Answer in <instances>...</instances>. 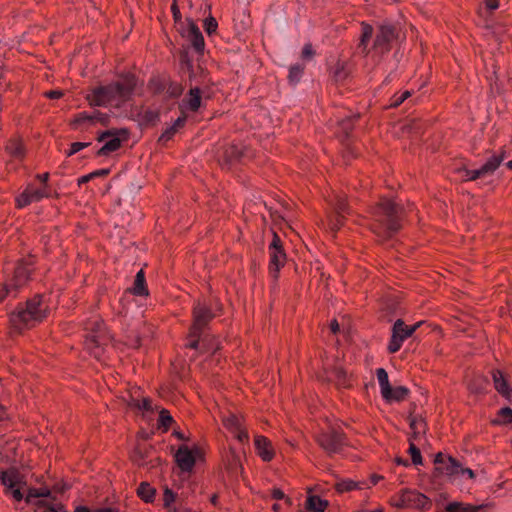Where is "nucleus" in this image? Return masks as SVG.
Wrapping results in <instances>:
<instances>
[{
	"instance_id": "aec40b11",
	"label": "nucleus",
	"mask_w": 512,
	"mask_h": 512,
	"mask_svg": "<svg viewBox=\"0 0 512 512\" xmlns=\"http://www.w3.org/2000/svg\"><path fill=\"white\" fill-rule=\"evenodd\" d=\"M181 64L182 68L189 75L190 87L198 86L201 82L198 80V75L203 73V69L201 67H194L193 63L187 56L184 54L181 56Z\"/></svg>"
},
{
	"instance_id": "bf43d9fd",
	"label": "nucleus",
	"mask_w": 512,
	"mask_h": 512,
	"mask_svg": "<svg viewBox=\"0 0 512 512\" xmlns=\"http://www.w3.org/2000/svg\"><path fill=\"white\" fill-rule=\"evenodd\" d=\"M485 7L488 10H496L499 8V1L498 0H484Z\"/></svg>"
},
{
	"instance_id": "393cba45",
	"label": "nucleus",
	"mask_w": 512,
	"mask_h": 512,
	"mask_svg": "<svg viewBox=\"0 0 512 512\" xmlns=\"http://www.w3.org/2000/svg\"><path fill=\"white\" fill-rule=\"evenodd\" d=\"M377 380L379 382L381 394L383 397H387L391 394V385L386 370L384 368H378L376 370Z\"/></svg>"
},
{
	"instance_id": "6e6552de",
	"label": "nucleus",
	"mask_w": 512,
	"mask_h": 512,
	"mask_svg": "<svg viewBox=\"0 0 512 512\" xmlns=\"http://www.w3.org/2000/svg\"><path fill=\"white\" fill-rule=\"evenodd\" d=\"M126 130L111 129L101 133L98 137L99 142H105L104 145L98 150L99 156H107L111 152L116 151L123 140L127 139Z\"/></svg>"
},
{
	"instance_id": "20e7f679",
	"label": "nucleus",
	"mask_w": 512,
	"mask_h": 512,
	"mask_svg": "<svg viewBox=\"0 0 512 512\" xmlns=\"http://www.w3.org/2000/svg\"><path fill=\"white\" fill-rule=\"evenodd\" d=\"M49 311L48 304L44 301L42 295H35L33 298L20 306L18 310L12 313L10 321L18 331L25 328H31L46 318Z\"/></svg>"
},
{
	"instance_id": "338daca9",
	"label": "nucleus",
	"mask_w": 512,
	"mask_h": 512,
	"mask_svg": "<svg viewBox=\"0 0 512 512\" xmlns=\"http://www.w3.org/2000/svg\"><path fill=\"white\" fill-rule=\"evenodd\" d=\"M37 178L43 183V184H46L48 179H49V174L48 173H44V174H39L37 175ZM45 188H47V185H45Z\"/></svg>"
},
{
	"instance_id": "09e8293b",
	"label": "nucleus",
	"mask_w": 512,
	"mask_h": 512,
	"mask_svg": "<svg viewBox=\"0 0 512 512\" xmlns=\"http://www.w3.org/2000/svg\"><path fill=\"white\" fill-rule=\"evenodd\" d=\"M174 501H175V494L170 489L167 488L164 492V506H165L167 512H169V508L174 507L172 505Z\"/></svg>"
},
{
	"instance_id": "dca6fc26",
	"label": "nucleus",
	"mask_w": 512,
	"mask_h": 512,
	"mask_svg": "<svg viewBox=\"0 0 512 512\" xmlns=\"http://www.w3.org/2000/svg\"><path fill=\"white\" fill-rule=\"evenodd\" d=\"M186 37L196 52H203L205 47L204 38L199 27L193 21L188 22Z\"/></svg>"
},
{
	"instance_id": "a211bd4d",
	"label": "nucleus",
	"mask_w": 512,
	"mask_h": 512,
	"mask_svg": "<svg viewBox=\"0 0 512 512\" xmlns=\"http://www.w3.org/2000/svg\"><path fill=\"white\" fill-rule=\"evenodd\" d=\"M255 448L258 455L263 461L269 462L274 457V450L271 442L264 436H256L254 440Z\"/></svg>"
},
{
	"instance_id": "a878e982",
	"label": "nucleus",
	"mask_w": 512,
	"mask_h": 512,
	"mask_svg": "<svg viewBox=\"0 0 512 512\" xmlns=\"http://www.w3.org/2000/svg\"><path fill=\"white\" fill-rule=\"evenodd\" d=\"M328 502L317 495H310L306 500V508L311 512H324Z\"/></svg>"
},
{
	"instance_id": "7ed1b4c3",
	"label": "nucleus",
	"mask_w": 512,
	"mask_h": 512,
	"mask_svg": "<svg viewBox=\"0 0 512 512\" xmlns=\"http://www.w3.org/2000/svg\"><path fill=\"white\" fill-rule=\"evenodd\" d=\"M372 38H374L372 48L374 55H384L390 51L392 43L396 39V29L393 25L382 24L374 30L372 26L363 23L358 50L364 55L370 53L368 45Z\"/></svg>"
},
{
	"instance_id": "9d476101",
	"label": "nucleus",
	"mask_w": 512,
	"mask_h": 512,
	"mask_svg": "<svg viewBox=\"0 0 512 512\" xmlns=\"http://www.w3.org/2000/svg\"><path fill=\"white\" fill-rule=\"evenodd\" d=\"M416 329V324L411 327L405 325V323L398 319L392 327V335L388 345L390 353H396L403 343V341L409 337Z\"/></svg>"
},
{
	"instance_id": "13d9d810",
	"label": "nucleus",
	"mask_w": 512,
	"mask_h": 512,
	"mask_svg": "<svg viewBox=\"0 0 512 512\" xmlns=\"http://www.w3.org/2000/svg\"><path fill=\"white\" fill-rule=\"evenodd\" d=\"M313 54H314V52H313L312 46L310 44L305 45L302 50V58L310 59L313 56Z\"/></svg>"
},
{
	"instance_id": "a18cd8bd",
	"label": "nucleus",
	"mask_w": 512,
	"mask_h": 512,
	"mask_svg": "<svg viewBox=\"0 0 512 512\" xmlns=\"http://www.w3.org/2000/svg\"><path fill=\"white\" fill-rule=\"evenodd\" d=\"M431 506V500L424 494L418 492V510L420 509L423 511H427L431 508Z\"/></svg>"
},
{
	"instance_id": "9b49d317",
	"label": "nucleus",
	"mask_w": 512,
	"mask_h": 512,
	"mask_svg": "<svg viewBox=\"0 0 512 512\" xmlns=\"http://www.w3.org/2000/svg\"><path fill=\"white\" fill-rule=\"evenodd\" d=\"M85 329L88 331L87 344L89 348H100L106 344L108 337L106 335L104 324L98 319L89 320Z\"/></svg>"
},
{
	"instance_id": "de8ad7c7",
	"label": "nucleus",
	"mask_w": 512,
	"mask_h": 512,
	"mask_svg": "<svg viewBox=\"0 0 512 512\" xmlns=\"http://www.w3.org/2000/svg\"><path fill=\"white\" fill-rule=\"evenodd\" d=\"M183 92V88L181 85L172 83L169 85L167 89V94L171 98H178Z\"/></svg>"
},
{
	"instance_id": "37998d69",
	"label": "nucleus",
	"mask_w": 512,
	"mask_h": 512,
	"mask_svg": "<svg viewBox=\"0 0 512 512\" xmlns=\"http://www.w3.org/2000/svg\"><path fill=\"white\" fill-rule=\"evenodd\" d=\"M17 206L19 208H23L30 203H32L30 194H29V188H26L17 198H16Z\"/></svg>"
},
{
	"instance_id": "1a4fd4ad",
	"label": "nucleus",
	"mask_w": 512,
	"mask_h": 512,
	"mask_svg": "<svg viewBox=\"0 0 512 512\" xmlns=\"http://www.w3.org/2000/svg\"><path fill=\"white\" fill-rule=\"evenodd\" d=\"M269 254V273L274 279H277L280 268L285 263L286 255L282 250L280 237L276 234H274L273 240L269 245Z\"/></svg>"
},
{
	"instance_id": "c85d7f7f",
	"label": "nucleus",
	"mask_w": 512,
	"mask_h": 512,
	"mask_svg": "<svg viewBox=\"0 0 512 512\" xmlns=\"http://www.w3.org/2000/svg\"><path fill=\"white\" fill-rule=\"evenodd\" d=\"M6 149L9 152V154L16 159H22L24 157V154H25L24 146L18 140L9 141Z\"/></svg>"
},
{
	"instance_id": "f257e3e1",
	"label": "nucleus",
	"mask_w": 512,
	"mask_h": 512,
	"mask_svg": "<svg viewBox=\"0 0 512 512\" xmlns=\"http://www.w3.org/2000/svg\"><path fill=\"white\" fill-rule=\"evenodd\" d=\"M372 231L381 239H387L401 227L402 208L390 199L381 198L372 208Z\"/></svg>"
},
{
	"instance_id": "052dcab7",
	"label": "nucleus",
	"mask_w": 512,
	"mask_h": 512,
	"mask_svg": "<svg viewBox=\"0 0 512 512\" xmlns=\"http://www.w3.org/2000/svg\"><path fill=\"white\" fill-rule=\"evenodd\" d=\"M427 428L428 427L426 421L422 417L418 418V434L422 432L423 435L425 436Z\"/></svg>"
},
{
	"instance_id": "473e14b6",
	"label": "nucleus",
	"mask_w": 512,
	"mask_h": 512,
	"mask_svg": "<svg viewBox=\"0 0 512 512\" xmlns=\"http://www.w3.org/2000/svg\"><path fill=\"white\" fill-rule=\"evenodd\" d=\"M408 394V389L403 386H399L396 388L391 387V394H389L387 397H383L386 401H401L404 400L405 397Z\"/></svg>"
},
{
	"instance_id": "0eeeda50",
	"label": "nucleus",
	"mask_w": 512,
	"mask_h": 512,
	"mask_svg": "<svg viewBox=\"0 0 512 512\" xmlns=\"http://www.w3.org/2000/svg\"><path fill=\"white\" fill-rule=\"evenodd\" d=\"M418 329H420L423 346L433 348L437 355H441L442 349L440 348V344L443 338L441 327L429 324L426 321H418Z\"/></svg>"
},
{
	"instance_id": "49530a36",
	"label": "nucleus",
	"mask_w": 512,
	"mask_h": 512,
	"mask_svg": "<svg viewBox=\"0 0 512 512\" xmlns=\"http://www.w3.org/2000/svg\"><path fill=\"white\" fill-rule=\"evenodd\" d=\"M218 27L217 21L213 17H208L204 20V29L208 35H211L216 31Z\"/></svg>"
},
{
	"instance_id": "864d4df0",
	"label": "nucleus",
	"mask_w": 512,
	"mask_h": 512,
	"mask_svg": "<svg viewBox=\"0 0 512 512\" xmlns=\"http://www.w3.org/2000/svg\"><path fill=\"white\" fill-rule=\"evenodd\" d=\"M356 484L353 481H343L341 483H338L337 489L340 492L344 491H350L355 488Z\"/></svg>"
},
{
	"instance_id": "5fc2aeb1",
	"label": "nucleus",
	"mask_w": 512,
	"mask_h": 512,
	"mask_svg": "<svg viewBox=\"0 0 512 512\" xmlns=\"http://www.w3.org/2000/svg\"><path fill=\"white\" fill-rule=\"evenodd\" d=\"M178 130H176L172 125L170 127H168L161 135L160 137V140L161 141H169L173 136L174 134L177 132Z\"/></svg>"
},
{
	"instance_id": "603ef678",
	"label": "nucleus",
	"mask_w": 512,
	"mask_h": 512,
	"mask_svg": "<svg viewBox=\"0 0 512 512\" xmlns=\"http://www.w3.org/2000/svg\"><path fill=\"white\" fill-rule=\"evenodd\" d=\"M233 434L237 438V440L241 443H246L249 440V436L243 425L240 427L238 431H234Z\"/></svg>"
},
{
	"instance_id": "680f3d73",
	"label": "nucleus",
	"mask_w": 512,
	"mask_h": 512,
	"mask_svg": "<svg viewBox=\"0 0 512 512\" xmlns=\"http://www.w3.org/2000/svg\"><path fill=\"white\" fill-rule=\"evenodd\" d=\"M271 496L275 500H281L285 498L284 492L278 488L272 490Z\"/></svg>"
},
{
	"instance_id": "2eb2a0df",
	"label": "nucleus",
	"mask_w": 512,
	"mask_h": 512,
	"mask_svg": "<svg viewBox=\"0 0 512 512\" xmlns=\"http://www.w3.org/2000/svg\"><path fill=\"white\" fill-rule=\"evenodd\" d=\"M18 482V474L13 472L2 471L0 473V483L5 486L6 493L11 494L16 501L23 499V494L20 489L15 488Z\"/></svg>"
},
{
	"instance_id": "4c0bfd02",
	"label": "nucleus",
	"mask_w": 512,
	"mask_h": 512,
	"mask_svg": "<svg viewBox=\"0 0 512 512\" xmlns=\"http://www.w3.org/2000/svg\"><path fill=\"white\" fill-rule=\"evenodd\" d=\"M224 425L227 429H229L232 433L234 431H238L240 427L243 425L242 421L236 415H229L223 420Z\"/></svg>"
},
{
	"instance_id": "4468645a",
	"label": "nucleus",
	"mask_w": 512,
	"mask_h": 512,
	"mask_svg": "<svg viewBox=\"0 0 512 512\" xmlns=\"http://www.w3.org/2000/svg\"><path fill=\"white\" fill-rule=\"evenodd\" d=\"M175 460L181 471L187 474L193 470L196 462L194 452L185 445L178 448L175 454Z\"/></svg>"
},
{
	"instance_id": "e2e57ef3",
	"label": "nucleus",
	"mask_w": 512,
	"mask_h": 512,
	"mask_svg": "<svg viewBox=\"0 0 512 512\" xmlns=\"http://www.w3.org/2000/svg\"><path fill=\"white\" fill-rule=\"evenodd\" d=\"M63 95L62 91L60 90H51L46 93V96L50 99H58Z\"/></svg>"
},
{
	"instance_id": "39448f33",
	"label": "nucleus",
	"mask_w": 512,
	"mask_h": 512,
	"mask_svg": "<svg viewBox=\"0 0 512 512\" xmlns=\"http://www.w3.org/2000/svg\"><path fill=\"white\" fill-rule=\"evenodd\" d=\"M193 314L194 323L190 329V341L188 346L192 349H198L202 331L214 315L205 304L201 303H198L194 307Z\"/></svg>"
},
{
	"instance_id": "b1692460",
	"label": "nucleus",
	"mask_w": 512,
	"mask_h": 512,
	"mask_svg": "<svg viewBox=\"0 0 512 512\" xmlns=\"http://www.w3.org/2000/svg\"><path fill=\"white\" fill-rule=\"evenodd\" d=\"M359 114L349 112V114L341 117L338 120L339 130L345 136L348 137L351 130L353 129L354 122L358 119Z\"/></svg>"
},
{
	"instance_id": "3c124183",
	"label": "nucleus",
	"mask_w": 512,
	"mask_h": 512,
	"mask_svg": "<svg viewBox=\"0 0 512 512\" xmlns=\"http://www.w3.org/2000/svg\"><path fill=\"white\" fill-rule=\"evenodd\" d=\"M90 143L88 142H74L71 144L70 150L67 152V156H72L80 150L88 147Z\"/></svg>"
},
{
	"instance_id": "c9c22d12",
	"label": "nucleus",
	"mask_w": 512,
	"mask_h": 512,
	"mask_svg": "<svg viewBox=\"0 0 512 512\" xmlns=\"http://www.w3.org/2000/svg\"><path fill=\"white\" fill-rule=\"evenodd\" d=\"M138 496L146 502L152 501L155 490L148 483H141L137 489Z\"/></svg>"
},
{
	"instance_id": "f704fd0d",
	"label": "nucleus",
	"mask_w": 512,
	"mask_h": 512,
	"mask_svg": "<svg viewBox=\"0 0 512 512\" xmlns=\"http://www.w3.org/2000/svg\"><path fill=\"white\" fill-rule=\"evenodd\" d=\"M448 464L445 466V473L448 476H454L461 473L462 464L454 457L448 456Z\"/></svg>"
},
{
	"instance_id": "c03bdc74",
	"label": "nucleus",
	"mask_w": 512,
	"mask_h": 512,
	"mask_svg": "<svg viewBox=\"0 0 512 512\" xmlns=\"http://www.w3.org/2000/svg\"><path fill=\"white\" fill-rule=\"evenodd\" d=\"M16 289L12 286L10 282L3 284L0 286V302L8 295L13 294L16 295Z\"/></svg>"
},
{
	"instance_id": "f8f14e48",
	"label": "nucleus",
	"mask_w": 512,
	"mask_h": 512,
	"mask_svg": "<svg viewBox=\"0 0 512 512\" xmlns=\"http://www.w3.org/2000/svg\"><path fill=\"white\" fill-rule=\"evenodd\" d=\"M505 151H501L499 155H493L488 161L483 164L479 169L469 170L466 169V176L469 181H474L486 174H492L504 160Z\"/></svg>"
},
{
	"instance_id": "ddd939ff",
	"label": "nucleus",
	"mask_w": 512,
	"mask_h": 512,
	"mask_svg": "<svg viewBox=\"0 0 512 512\" xmlns=\"http://www.w3.org/2000/svg\"><path fill=\"white\" fill-rule=\"evenodd\" d=\"M202 90L199 86L190 87L188 94L179 105L181 113L197 112L202 107Z\"/></svg>"
},
{
	"instance_id": "4d7b16f0",
	"label": "nucleus",
	"mask_w": 512,
	"mask_h": 512,
	"mask_svg": "<svg viewBox=\"0 0 512 512\" xmlns=\"http://www.w3.org/2000/svg\"><path fill=\"white\" fill-rule=\"evenodd\" d=\"M185 122H186V115H185V113H182V115L175 120V122L173 123L172 126L176 130H179L180 128H182L185 125Z\"/></svg>"
},
{
	"instance_id": "412c9836",
	"label": "nucleus",
	"mask_w": 512,
	"mask_h": 512,
	"mask_svg": "<svg viewBox=\"0 0 512 512\" xmlns=\"http://www.w3.org/2000/svg\"><path fill=\"white\" fill-rule=\"evenodd\" d=\"M491 504L464 505L461 502H451L445 507V512H486Z\"/></svg>"
},
{
	"instance_id": "423d86ee",
	"label": "nucleus",
	"mask_w": 512,
	"mask_h": 512,
	"mask_svg": "<svg viewBox=\"0 0 512 512\" xmlns=\"http://www.w3.org/2000/svg\"><path fill=\"white\" fill-rule=\"evenodd\" d=\"M317 443L329 456L341 453L347 444L344 434L333 428L322 431L317 436Z\"/></svg>"
},
{
	"instance_id": "4be33fe9",
	"label": "nucleus",
	"mask_w": 512,
	"mask_h": 512,
	"mask_svg": "<svg viewBox=\"0 0 512 512\" xmlns=\"http://www.w3.org/2000/svg\"><path fill=\"white\" fill-rule=\"evenodd\" d=\"M31 270L24 262L18 264L14 271V277L10 280L12 286L17 290L28 280Z\"/></svg>"
},
{
	"instance_id": "ea45409f",
	"label": "nucleus",
	"mask_w": 512,
	"mask_h": 512,
	"mask_svg": "<svg viewBox=\"0 0 512 512\" xmlns=\"http://www.w3.org/2000/svg\"><path fill=\"white\" fill-rule=\"evenodd\" d=\"M499 419L495 420L497 424H509L512 423V409L509 407H503L498 412Z\"/></svg>"
},
{
	"instance_id": "6e6d98bb",
	"label": "nucleus",
	"mask_w": 512,
	"mask_h": 512,
	"mask_svg": "<svg viewBox=\"0 0 512 512\" xmlns=\"http://www.w3.org/2000/svg\"><path fill=\"white\" fill-rule=\"evenodd\" d=\"M411 95V92L410 91H405L403 92L401 95L399 96H394V99H393V102H392V106H399L400 104H402L404 102L405 99H407L409 96Z\"/></svg>"
},
{
	"instance_id": "79ce46f5",
	"label": "nucleus",
	"mask_w": 512,
	"mask_h": 512,
	"mask_svg": "<svg viewBox=\"0 0 512 512\" xmlns=\"http://www.w3.org/2000/svg\"><path fill=\"white\" fill-rule=\"evenodd\" d=\"M29 188V194L31 197L32 202H38L42 200L45 197H49V192L45 189H33L32 187L28 186Z\"/></svg>"
},
{
	"instance_id": "e433bc0d",
	"label": "nucleus",
	"mask_w": 512,
	"mask_h": 512,
	"mask_svg": "<svg viewBox=\"0 0 512 512\" xmlns=\"http://www.w3.org/2000/svg\"><path fill=\"white\" fill-rule=\"evenodd\" d=\"M303 69H304V67L298 63L294 64L290 67L288 79L292 85H296L300 81V79L302 77Z\"/></svg>"
},
{
	"instance_id": "6ab92c4d",
	"label": "nucleus",
	"mask_w": 512,
	"mask_h": 512,
	"mask_svg": "<svg viewBox=\"0 0 512 512\" xmlns=\"http://www.w3.org/2000/svg\"><path fill=\"white\" fill-rule=\"evenodd\" d=\"M492 379L494 382V387L496 391L501 394L503 397L510 399L512 396V388H510L507 379L505 378L503 372L499 369H495L492 371Z\"/></svg>"
},
{
	"instance_id": "72a5a7b5",
	"label": "nucleus",
	"mask_w": 512,
	"mask_h": 512,
	"mask_svg": "<svg viewBox=\"0 0 512 512\" xmlns=\"http://www.w3.org/2000/svg\"><path fill=\"white\" fill-rule=\"evenodd\" d=\"M410 427L412 429V435L410 437V446H409V454L411 457V462L413 465H416V444L413 441V437L416 434V418L413 416H410Z\"/></svg>"
},
{
	"instance_id": "bb28decb",
	"label": "nucleus",
	"mask_w": 512,
	"mask_h": 512,
	"mask_svg": "<svg viewBox=\"0 0 512 512\" xmlns=\"http://www.w3.org/2000/svg\"><path fill=\"white\" fill-rule=\"evenodd\" d=\"M132 292L138 296H144L148 294V290L146 288L145 273L142 269L135 276Z\"/></svg>"
},
{
	"instance_id": "2f4dec72",
	"label": "nucleus",
	"mask_w": 512,
	"mask_h": 512,
	"mask_svg": "<svg viewBox=\"0 0 512 512\" xmlns=\"http://www.w3.org/2000/svg\"><path fill=\"white\" fill-rule=\"evenodd\" d=\"M131 407L138 411L143 412H152L153 406L152 402L149 398H143L142 400L133 398L131 403Z\"/></svg>"
},
{
	"instance_id": "c756f323",
	"label": "nucleus",
	"mask_w": 512,
	"mask_h": 512,
	"mask_svg": "<svg viewBox=\"0 0 512 512\" xmlns=\"http://www.w3.org/2000/svg\"><path fill=\"white\" fill-rule=\"evenodd\" d=\"M332 376L338 386L348 387L350 385L347 372L343 368L335 367L332 371Z\"/></svg>"
},
{
	"instance_id": "58836bf2",
	"label": "nucleus",
	"mask_w": 512,
	"mask_h": 512,
	"mask_svg": "<svg viewBox=\"0 0 512 512\" xmlns=\"http://www.w3.org/2000/svg\"><path fill=\"white\" fill-rule=\"evenodd\" d=\"M173 422L172 416L165 409H162L159 413L158 425L159 428H162L163 431H167Z\"/></svg>"
},
{
	"instance_id": "a19ab883",
	"label": "nucleus",
	"mask_w": 512,
	"mask_h": 512,
	"mask_svg": "<svg viewBox=\"0 0 512 512\" xmlns=\"http://www.w3.org/2000/svg\"><path fill=\"white\" fill-rule=\"evenodd\" d=\"M38 503L40 506L46 507V512H66L63 504L60 502L48 503L46 500H39Z\"/></svg>"
},
{
	"instance_id": "8fccbe9b",
	"label": "nucleus",
	"mask_w": 512,
	"mask_h": 512,
	"mask_svg": "<svg viewBox=\"0 0 512 512\" xmlns=\"http://www.w3.org/2000/svg\"><path fill=\"white\" fill-rule=\"evenodd\" d=\"M143 119L147 124H153L158 119V113L156 111L145 109L143 110Z\"/></svg>"
},
{
	"instance_id": "7c9ffc66",
	"label": "nucleus",
	"mask_w": 512,
	"mask_h": 512,
	"mask_svg": "<svg viewBox=\"0 0 512 512\" xmlns=\"http://www.w3.org/2000/svg\"><path fill=\"white\" fill-rule=\"evenodd\" d=\"M335 209L337 215L335 217V222H333V227L338 228L341 225V219L344 217V214L349 213L345 199L338 198Z\"/></svg>"
},
{
	"instance_id": "5701e85b",
	"label": "nucleus",
	"mask_w": 512,
	"mask_h": 512,
	"mask_svg": "<svg viewBox=\"0 0 512 512\" xmlns=\"http://www.w3.org/2000/svg\"><path fill=\"white\" fill-rule=\"evenodd\" d=\"M416 500L414 491L403 489L397 499L394 500V505L399 508H413Z\"/></svg>"
},
{
	"instance_id": "cd10ccee",
	"label": "nucleus",
	"mask_w": 512,
	"mask_h": 512,
	"mask_svg": "<svg viewBox=\"0 0 512 512\" xmlns=\"http://www.w3.org/2000/svg\"><path fill=\"white\" fill-rule=\"evenodd\" d=\"M51 491L47 487L42 488H30L25 498L27 503H33L35 500L39 501V498H50Z\"/></svg>"
},
{
	"instance_id": "f03ea898",
	"label": "nucleus",
	"mask_w": 512,
	"mask_h": 512,
	"mask_svg": "<svg viewBox=\"0 0 512 512\" xmlns=\"http://www.w3.org/2000/svg\"><path fill=\"white\" fill-rule=\"evenodd\" d=\"M136 85L135 76L126 75L117 83L96 88L90 98V104L94 106H106L108 104L120 106L131 97Z\"/></svg>"
},
{
	"instance_id": "f3484780",
	"label": "nucleus",
	"mask_w": 512,
	"mask_h": 512,
	"mask_svg": "<svg viewBox=\"0 0 512 512\" xmlns=\"http://www.w3.org/2000/svg\"><path fill=\"white\" fill-rule=\"evenodd\" d=\"M95 122H100L105 125L108 122V116L100 112H94L93 114L81 112L77 114V116L75 117L73 125L75 126V128H78L84 125H91Z\"/></svg>"
},
{
	"instance_id": "69168bd1",
	"label": "nucleus",
	"mask_w": 512,
	"mask_h": 512,
	"mask_svg": "<svg viewBox=\"0 0 512 512\" xmlns=\"http://www.w3.org/2000/svg\"><path fill=\"white\" fill-rule=\"evenodd\" d=\"M109 173V169H100L92 172L94 174V178L97 176H106Z\"/></svg>"
},
{
	"instance_id": "774afa93",
	"label": "nucleus",
	"mask_w": 512,
	"mask_h": 512,
	"mask_svg": "<svg viewBox=\"0 0 512 512\" xmlns=\"http://www.w3.org/2000/svg\"><path fill=\"white\" fill-rule=\"evenodd\" d=\"M94 178V174L90 173L88 175H85L79 179V184L86 183Z\"/></svg>"
},
{
	"instance_id": "0e129e2a",
	"label": "nucleus",
	"mask_w": 512,
	"mask_h": 512,
	"mask_svg": "<svg viewBox=\"0 0 512 512\" xmlns=\"http://www.w3.org/2000/svg\"><path fill=\"white\" fill-rule=\"evenodd\" d=\"M461 474H467L470 479H474L475 478V473L470 468H463L462 467Z\"/></svg>"
}]
</instances>
